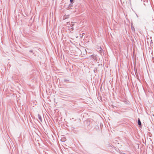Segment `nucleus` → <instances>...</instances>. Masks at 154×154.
I'll list each match as a JSON object with an SVG mask.
<instances>
[{"label":"nucleus","instance_id":"6","mask_svg":"<svg viewBox=\"0 0 154 154\" xmlns=\"http://www.w3.org/2000/svg\"><path fill=\"white\" fill-rule=\"evenodd\" d=\"M73 0H70V2H73Z\"/></svg>","mask_w":154,"mask_h":154},{"label":"nucleus","instance_id":"5","mask_svg":"<svg viewBox=\"0 0 154 154\" xmlns=\"http://www.w3.org/2000/svg\"><path fill=\"white\" fill-rule=\"evenodd\" d=\"M39 116V119L41 120V117L40 116Z\"/></svg>","mask_w":154,"mask_h":154},{"label":"nucleus","instance_id":"2","mask_svg":"<svg viewBox=\"0 0 154 154\" xmlns=\"http://www.w3.org/2000/svg\"><path fill=\"white\" fill-rule=\"evenodd\" d=\"M138 124L139 125H141V122L139 119H138Z\"/></svg>","mask_w":154,"mask_h":154},{"label":"nucleus","instance_id":"3","mask_svg":"<svg viewBox=\"0 0 154 154\" xmlns=\"http://www.w3.org/2000/svg\"><path fill=\"white\" fill-rule=\"evenodd\" d=\"M131 28L132 30H134V28L133 25H131Z\"/></svg>","mask_w":154,"mask_h":154},{"label":"nucleus","instance_id":"1","mask_svg":"<svg viewBox=\"0 0 154 154\" xmlns=\"http://www.w3.org/2000/svg\"><path fill=\"white\" fill-rule=\"evenodd\" d=\"M91 57L94 60H97V57L95 55H92L91 56Z\"/></svg>","mask_w":154,"mask_h":154},{"label":"nucleus","instance_id":"4","mask_svg":"<svg viewBox=\"0 0 154 154\" xmlns=\"http://www.w3.org/2000/svg\"><path fill=\"white\" fill-rule=\"evenodd\" d=\"M71 26L72 27L74 26V24L72 22H71Z\"/></svg>","mask_w":154,"mask_h":154},{"label":"nucleus","instance_id":"7","mask_svg":"<svg viewBox=\"0 0 154 154\" xmlns=\"http://www.w3.org/2000/svg\"><path fill=\"white\" fill-rule=\"evenodd\" d=\"M71 29H72V30H74V28L73 27H72Z\"/></svg>","mask_w":154,"mask_h":154}]
</instances>
